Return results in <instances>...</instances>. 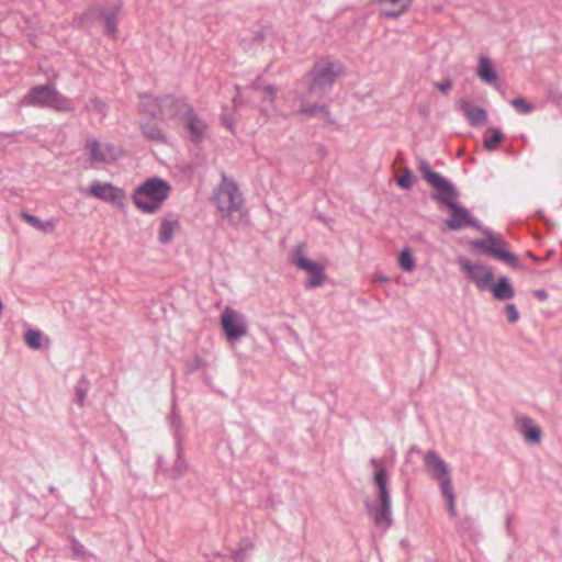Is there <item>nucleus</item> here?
<instances>
[{
	"instance_id": "nucleus-7",
	"label": "nucleus",
	"mask_w": 562,
	"mask_h": 562,
	"mask_svg": "<svg viewBox=\"0 0 562 562\" xmlns=\"http://www.w3.org/2000/svg\"><path fill=\"white\" fill-rule=\"evenodd\" d=\"M221 325L228 341H236L248 333L244 315L227 306L222 312Z\"/></svg>"
},
{
	"instance_id": "nucleus-48",
	"label": "nucleus",
	"mask_w": 562,
	"mask_h": 562,
	"mask_svg": "<svg viewBox=\"0 0 562 562\" xmlns=\"http://www.w3.org/2000/svg\"><path fill=\"white\" fill-rule=\"evenodd\" d=\"M8 136H9V134L0 132V140L5 138V137H8Z\"/></svg>"
},
{
	"instance_id": "nucleus-31",
	"label": "nucleus",
	"mask_w": 562,
	"mask_h": 562,
	"mask_svg": "<svg viewBox=\"0 0 562 562\" xmlns=\"http://www.w3.org/2000/svg\"><path fill=\"white\" fill-rule=\"evenodd\" d=\"M441 493L447 501V508H448V513H449L450 517L456 518L457 517V508H456V495H454L453 486L452 485L448 486V484H446V487L441 488Z\"/></svg>"
},
{
	"instance_id": "nucleus-35",
	"label": "nucleus",
	"mask_w": 562,
	"mask_h": 562,
	"mask_svg": "<svg viewBox=\"0 0 562 562\" xmlns=\"http://www.w3.org/2000/svg\"><path fill=\"white\" fill-rule=\"evenodd\" d=\"M413 173L406 169L404 173L397 179V184L404 190H409L413 186Z\"/></svg>"
},
{
	"instance_id": "nucleus-25",
	"label": "nucleus",
	"mask_w": 562,
	"mask_h": 562,
	"mask_svg": "<svg viewBox=\"0 0 562 562\" xmlns=\"http://www.w3.org/2000/svg\"><path fill=\"white\" fill-rule=\"evenodd\" d=\"M176 460L172 467V479H180L188 470V462L184 459L182 438L178 437L177 443H175Z\"/></svg>"
},
{
	"instance_id": "nucleus-21",
	"label": "nucleus",
	"mask_w": 562,
	"mask_h": 562,
	"mask_svg": "<svg viewBox=\"0 0 562 562\" xmlns=\"http://www.w3.org/2000/svg\"><path fill=\"white\" fill-rule=\"evenodd\" d=\"M380 5L390 3L394 9L381 8L380 14L386 19H396L405 13L412 5L413 0H375Z\"/></svg>"
},
{
	"instance_id": "nucleus-11",
	"label": "nucleus",
	"mask_w": 562,
	"mask_h": 562,
	"mask_svg": "<svg viewBox=\"0 0 562 562\" xmlns=\"http://www.w3.org/2000/svg\"><path fill=\"white\" fill-rule=\"evenodd\" d=\"M294 262L300 269L308 273V279L305 284L307 288H316L323 284L325 271L321 263L314 262L301 255L296 256Z\"/></svg>"
},
{
	"instance_id": "nucleus-45",
	"label": "nucleus",
	"mask_w": 562,
	"mask_h": 562,
	"mask_svg": "<svg viewBox=\"0 0 562 562\" xmlns=\"http://www.w3.org/2000/svg\"><path fill=\"white\" fill-rule=\"evenodd\" d=\"M370 463L376 469V471L380 469V468H383L381 464H380V461L375 458H372L370 460Z\"/></svg>"
},
{
	"instance_id": "nucleus-29",
	"label": "nucleus",
	"mask_w": 562,
	"mask_h": 562,
	"mask_svg": "<svg viewBox=\"0 0 562 562\" xmlns=\"http://www.w3.org/2000/svg\"><path fill=\"white\" fill-rule=\"evenodd\" d=\"M89 389H90L89 380L87 379L86 375H81V378L79 379V381L77 382V384L75 386V395H76L75 402L79 406H83L87 394L89 392Z\"/></svg>"
},
{
	"instance_id": "nucleus-46",
	"label": "nucleus",
	"mask_w": 562,
	"mask_h": 562,
	"mask_svg": "<svg viewBox=\"0 0 562 562\" xmlns=\"http://www.w3.org/2000/svg\"><path fill=\"white\" fill-rule=\"evenodd\" d=\"M412 452L420 453L422 450L417 446H412L409 449V453H412Z\"/></svg>"
},
{
	"instance_id": "nucleus-53",
	"label": "nucleus",
	"mask_w": 562,
	"mask_h": 562,
	"mask_svg": "<svg viewBox=\"0 0 562 562\" xmlns=\"http://www.w3.org/2000/svg\"><path fill=\"white\" fill-rule=\"evenodd\" d=\"M227 126H228V128H229L231 131H233V125H232V124H228Z\"/></svg>"
},
{
	"instance_id": "nucleus-18",
	"label": "nucleus",
	"mask_w": 562,
	"mask_h": 562,
	"mask_svg": "<svg viewBox=\"0 0 562 562\" xmlns=\"http://www.w3.org/2000/svg\"><path fill=\"white\" fill-rule=\"evenodd\" d=\"M519 432L524 436L525 440L529 443H538L541 439L542 430L539 426L535 425L533 420L529 417H519L516 419Z\"/></svg>"
},
{
	"instance_id": "nucleus-9",
	"label": "nucleus",
	"mask_w": 562,
	"mask_h": 562,
	"mask_svg": "<svg viewBox=\"0 0 562 562\" xmlns=\"http://www.w3.org/2000/svg\"><path fill=\"white\" fill-rule=\"evenodd\" d=\"M424 462L428 473L432 479L440 483V490L452 485L451 475L447 462L435 450H430L424 456Z\"/></svg>"
},
{
	"instance_id": "nucleus-6",
	"label": "nucleus",
	"mask_w": 562,
	"mask_h": 562,
	"mask_svg": "<svg viewBox=\"0 0 562 562\" xmlns=\"http://www.w3.org/2000/svg\"><path fill=\"white\" fill-rule=\"evenodd\" d=\"M214 202L221 216L226 218L240 210L244 199L236 182L223 175L221 184L214 194Z\"/></svg>"
},
{
	"instance_id": "nucleus-47",
	"label": "nucleus",
	"mask_w": 562,
	"mask_h": 562,
	"mask_svg": "<svg viewBox=\"0 0 562 562\" xmlns=\"http://www.w3.org/2000/svg\"><path fill=\"white\" fill-rule=\"evenodd\" d=\"M376 280L380 281V282H385V281H387V278L384 277V276H380V277L376 278Z\"/></svg>"
},
{
	"instance_id": "nucleus-16",
	"label": "nucleus",
	"mask_w": 562,
	"mask_h": 562,
	"mask_svg": "<svg viewBox=\"0 0 562 562\" xmlns=\"http://www.w3.org/2000/svg\"><path fill=\"white\" fill-rule=\"evenodd\" d=\"M182 120L184 121L186 128L189 132L190 140L193 143H200L205 136V122L196 115L193 108L188 110Z\"/></svg>"
},
{
	"instance_id": "nucleus-1",
	"label": "nucleus",
	"mask_w": 562,
	"mask_h": 562,
	"mask_svg": "<svg viewBox=\"0 0 562 562\" xmlns=\"http://www.w3.org/2000/svg\"><path fill=\"white\" fill-rule=\"evenodd\" d=\"M457 196L458 191L454 186H452V192L438 193L434 195L436 201L447 205L452 211L450 217L445 221L446 226L451 231H460L468 226L481 231L485 235V238L475 239L471 243L475 250L493 256L510 267H518L519 260L517 256L503 249L507 244L502 238L496 237L491 228L482 226L465 207L454 202L453 200Z\"/></svg>"
},
{
	"instance_id": "nucleus-40",
	"label": "nucleus",
	"mask_w": 562,
	"mask_h": 562,
	"mask_svg": "<svg viewBox=\"0 0 562 562\" xmlns=\"http://www.w3.org/2000/svg\"><path fill=\"white\" fill-rule=\"evenodd\" d=\"M71 550H72L74 555H77V557H82L86 553L85 547L76 539L71 540Z\"/></svg>"
},
{
	"instance_id": "nucleus-44",
	"label": "nucleus",
	"mask_w": 562,
	"mask_h": 562,
	"mask_svg": "<svg viewBox=\"0 0 562 562\" xmlns=\"http://www.w3.org/2000/svg\"><path fill=\"white\" fill-rule=\"evenodd\" d=\"M244 552L241 550H237L233 553V559L236 562H240L243 560Z\"/></svg>"
},
{
	"instance_id": "nucleus-38",
	"label": "nucleus",
	"mask_w": 562,
	"mask_h": 562,
	"mask_svg": "<svg viewBox=\"0 0 562 562\" xmlns=\"http://www.w3.org/2000/svg\"><path fill=\"white\" fill-rule=\"evenodd\" d=\"M435 86L441 93L447 94L452 88V80L447 78L441 82H437Z\"/></svg>"
},
{
	"instance_id": "nucleus-27",
	"label": "nucleus",
	"mask_w": 562,
	"mask_h": 562,
	"mask_svg": "<svg viewBox=\"0 0 562 562\" xmlns=\"http://www.w3.org/2000/svg\"><path fill=\"white\" fill-rule=\"evenodd\" d=\"M477 76L486 83H492L496 81L497 74L494 69V66L490 58L481 57L479 67H477Z\"/></svg>"
},
{
	"instance_id": "nucleus-32",
	"label": "nucleus",
	"mask_w": 562,
	"mask_h": 562,
	"mask_svg": "<svg viewBox=\"0 0 562 562\" xmlns=\"http://www.w3.org/2000/svg\"><path fill=\"white\" fill-rule=\"evenodd\" d=\"M169 423H170V427L172 428V431H173L175 443H177L178 437H181L183 439V436L181 434V426H182L181 417L178 414V412L176 411L175 404L172 405V411L169 416Z\"/></svg>"
},
{
	"instance_id": "nucleus-5",
	"label": "nucleus",
	"mask_w": 562,
	"mask_h": 562,
	"mask_svg": "<svg viewBox=\"0 0 562 562\" xmlns=\"http://www.w3.org/2000/svg\"><path fill=\"white\" fill-rule=\"evenodd\" d=\"M341 71L342 65L339 61L317 60L306 75L310 78L308 93L317 98L323 97L331 90Z\"/></svg>"
},
{
	"instance_id": "nucleus-49",
	"label": "nucleus",
	"mask_w": 562,
	"mask_h": 562,
	"mask_svg": "<svg viewBox=\"0 0 562 562\" xmlns=\"http://www.w3.org/2000/svg\"><path fill=\"white\" fill-rule=\"evenodd\" d=\"M256 38H257V40H261V38H262V34H261L260 32H257V33H256Z\"/></svg>"
},
{
	"instance_id": "nucleus-3",
	"label": "nucleus",
	"mask_w": 562,
	"mask_h": 562,
	"mask_svg": "<svg viewBox=\"0 0 562 562\" xmlns=\"http://www.w3.org/2000/svg\"><path fill=\"white\" fill-rule=\"evenodd\" d=\"M373 482L378 488L376 496L380 505L366 501V509L373 524L382 530H386L393 524V519L389 476L385 468H380L374 473Z\"/></svg>"
},
{
	"instance_id": "nucleus-34",
	"label": "nucleus",
	"mask_w": 562,
	"mask_h": 562,
	"mask_svg": "<svg viewBox=\"0 0 562 562\" xmlns=\"http://www.w3.org/2000/svg\"><path fill=\"white\" fill-rule=\"evenodd\" d=\"M510 104L515 108L518 113L529 114L535 110V105L532 103L527 102L524 98H515L510 100Z\"/></svg>"
},
{
	"instance_id": "nucleus-20",
	"label": "nucleus",
	"mask_w": 562,
	"mask_h": 562,
	"mask_svg": "<svg viewBox=\"0 0 562 562\" xmlns=\"http://www.w3.org/2000/svg\"><path fill=\"white\" fill-rule=\"evenodd\" d=\"M139 114L151 119H161L162 97L156 98L150 94H140Z\"/></svg>"
},
{
	"instance_id": "nucleus-2",
	"label": "nucleus",
	"mask_w": 562,
	"mask_h": 562,
	"mask_svg": "<svg viewBox=\"0 0 562 562\" xmlns=\"http://www.w3.org/2000/svg\"><path fill=\"white\" fill-rule=\"evenodd\" d=\"M171 192L169 182L159 177H151L138 186L132 195L135 206L145 214H155Z\"/></svg>"
},
{
	"instance_id": "nucleus-26",
	"label": "nucleus",
	"mask_w": 562,
	"mask_h": 562,
	"mask_svg": "<svg viewBox=\"0 0 562 562\" xmlns=\"http://www.w3.org/2000/svg\"><path fill=\"white\" fill-rule=\"evenodd\" d=\"M21 218H23L33 228L43 233H53L56 229V221L54 218L42 221L37 216L26 212L21 213Z\"/></svg>"
},
{
	"instance_id": "nucleus-43",
	"label": "nucleus",
	"mask_w": 562,
	"mask_h": 562,
	"mask_svg": "<svg viewBox=\"0 0 562 562\" xmlns=\"http://www.w3.org/2000/svg\"><path fill=\"white\" fill-rule=\"evenodd\" d=\"M533 294L539 301H546L548 299V292L544 289H538Z\"/></svg>"
},
{
	"instance_id": "nucleus-12",
	"label": "nucleus",
	"mask_w": 562,
	"mask_h": 562,
	"mask_svg": "<svg viewBox=\"0 0 562 562\" xmlns=\"http://www.w3.org/2000/svg\"><path fill=\"white\" fill-rule=\"evenodd\" d=\"M87 149L92 162L109 164L116 159L115 147L109 143H100L95 139L87 142Z\"/></svg>"
},
{
	"instance_id": "nucleus-42",
	"label": "nucleus",
	"mask_w": 562,
	"mask_h": 562,
	"mask_svg": "<svg viewBox=\"0 0 562 562\" xmlns=\"http://www.w3.org/2000/svg\"><path fill=\"white\" fill-rule=\"evenodd\" d=\"M92 104H93V108L95 110H98L100 113H102L103 115L105 114V111H106V105L104 102H102L101 100L99 99H94L92 101Z\"/></svg>"
},
{
	"instance_id": "nucleus-51",
	"label": "nucleus",
	"mask_w": 562,
	"mask_h": 562,
	"mask_svg": "<svg viewBox=\"0 0 562 562\" xmlns=\"http://www.w3.org/2000/svg\"><path fill=\"white\" fill-rule=\"evenodd\" d=\"M529 256H530V258H531L532 260H535V261H539V259H538L535 255L529 254Z\"/></svg>"
},
{
	"instance_id": "nucleus-4",
	"label": "nucleus",
	"mask_w": 562,
	"mask_h": 562,
	"mask_svg": "<svg viewBox=\"0 0 562 562\" xmlns=\"http://www.w3.org/2000/svg\"><path fill=\"white\" fill-rule=\"evenodd\" d=\"M22 106L52 109L57 112L72 111L71 100L61 94L54 85H38L32 87L21 99Z\"/></svg>"
},
{
	"instance_id": "nucleus-52",
	"label": "nucleus",
	"mask_w": 562,
	"mask_h": 562,
	"mask_svg": "<svg viewBox=\"0 0 562 562\" xmlns=\"http://www.w3.org/2000/svg\"><path fill=\"white\" fill-rule=\"evenodd\" d=\"M279 115L283 119H286L289 116L286 113H280Z\"/></svg>"
},
{
	"instance_id": "nucleus-10",
	"label": "nucleus",
	"mask_w": 562,
	"mask_h": 562,
	"mask_svg": "<svg viewBox=\"0 0 562 562\" xmlns=\"http://www.w3.org/2000/svg\"><path fill=\"white\" fill-rule=\"evenodd\" d=\"M89 193L101 201L112 203L120 207L124 206V191L114 187L112 183L94 181L89 188Z\"/></svg>"
},
{
	"instance_id": "nucleus-54",
	"label": "nucleus",
	"mask_w": 562,
	"mask_h": 562,
	"mask_svg": "<svg viewBox=\"0 0 562 562\" xmlns=\"http://www.w3.org/2000/svg\"><path fill=\"white\" fill-rule=\"evenodd\" d=\"M49 491H50L52 493H54V492H55V487H50V488H49Z\"/></svg>"
},
{
	"instance_id": "nucleus-14",
	"label": "nucleus",
	"mask_w": 562,
	"mask_h": 562,
	"mask_svg": "<svg viewBox=\"0 0 562 562\" xmlns=\"http://www.w3.org/2000/svg\"><path fill=\"white\" fill-rule=\"evenodd\" d=\"M160 119H151L150 116H143L139 119L138 125L143 136L149 142L166 143L167 135L160 126Z\"/></svg>"
},
{
	"instance_id": "nucleus-41",
	"label": "nucleus",
	"mask_w": 562,
	"mask_h": 562,
	"mask_svg": "<svg viewBox=\"0 0 562 562\" xmlns=\"http://www.w3.org/2000/svg\"><path fill=\"white\" fill-rule=\"evenodd\" d=\"M201 366H202V360L199 357H195L192 361H190L187 364V368H188V371L193 372V371L199 370L201 368Z\"/></svg>"
},
{
	"instance_id": "nucleus-19",
	"label": "nucleus",
	"mask_w": 562,
	"mask_h": 562,
	"mask_svg": "<svg viewBox=\"0 0 562 562\" xmlns=\"http://www.w3.org/2000/svg\"><path fill=\"white\" fill-rule=\"evenodd\" d=\"M121 4L115 3L111 7L100 10V16L104 21V32L115 38L117 35V16L121 11Z\"/></svg>"
},
{
	"instance_id": "nucleus-36",
	"label": "nucleus",
	"mask_w": 562,
	"mask_h": 562,
	"mask_svg": "<svg viewBox=\"0 0 562 562\" xmlns=\"http://www.w3.org/2000/svg\"><path fill=\"white\" fill-rule=\"evenodd\" d=\"M505 312L508 318V322L515 324L519 319V313L515 304H507L505 307Z\"/></svg>"
},
{
	"instance_id": "nucleus-24",
	"label": "nucleus",
	"mask_w": 562,
	"mask_h": 562,
	"mask_svg": "<svg viewBox=\"0 0 562 562\" xmlns=\"http://www.w3.org/2000/svg\"><path fill=\"white\" fill-rule=\"evenodd\" d=\"M297 113L306 116V117H314L317 115H322L326 119L328 123H333V120L330 119V113L328 105L326 104H317V103H306L304 100H301V106L297 110Z\"/></svg>"
},
{
	"instance_id": "nucleus-22",
	"label": "nucleus",
	"mask_w": 562,
	"mask_h": 562,
	"mask_svg": "<svg viewBox=\"0 0 562 562\" xmlns=\"http://www.w3.org/2000/svg\"><path fill=\"white\" fill-rule=\"evenodd\" d=\"M180 223L173 215L166 216L161 220L158 231V241L168 244L173 237V233L179 228Z\"/></svg>"
},
{
	"instance_id": "nucleus-33",
	"label": "nucleus",
	"mask_w": 562,
	"mask_h": 562,
	"mask_svg": "<svg viewBox=\"0 0 562 562\" xmlns=\"http://www.w3.org/2000/svg\"><path fill=\"white\" fill-rule=\"evenodd\" d=\"M400 267L405 271H412L415 268V259L408 248L401 251L398 258Z\"/></svg>"
},
{
	"instance_id": "nucleus-39",
	"label": "nucleus",
	"mask_w": 562,
	"mask_h": 562,
	"mask_svg": "<svg viewBox=\"0 0 562 562\" xmlns=\"http://www.w3.org/2000/svg\"><path fill=\"white\" fill-rule=\"evenodd\" d=\"M474 521L471 518L460 519L457 524V528L463 531H469L473 528Z\"/></svg>"
},
{
	"instance_id": "nucleus-50",
	"label": "nucleus",
	"mask_w": 562,
	"mask_h": 562,
	"mask_svg": "<svg viewBox=\"0 0 562 562\" xmlns=\"http://www.w3.org/2000/svg\"><path fill=\"white\" fill-rule=\"evenodd\" d=\"M509 524H510V519H509V517H507V519H506V528H507V530H509Z\"/></svg>"
},
{
	"instance_id": "nucleus-8",
	"label": "nucleus",
	"mask_w": 562,
	"mask_h": 562,
	"mask_svg": "<svg viewBox=\"0 0 562 562\" xmlns=\"http://www.w3.org/2000/svg\"><path fill=\"white\" fill-rule=\"evenodd\" d=\"M461 270L481 291L486 290L493 280V270L488 266L474 263L467 258L458 260Z\"/></svg>"
},
{
	"instance_id": "nucleus-23",
	"label": "nucleus",
	"mask_w": 562,
	"mask_h": 562,
	"mask_svg": "<svg viewBox=\"0 0 562 562\" xmlns=\"http://www.w3.org/2000/svg\"><path fill=\"white\" fill-rule=\"evenodd\" d=\"M490 289L497 301H507L515 296V290L507 277H501Z\"/></svg>"
},
{
	"instance_id": "nucleus-13",
	"label": "nucleus",
	"mask_w": 562,
	"mask_h": 562,
	"mask_svg": "<svg viewBox=\"0 0 562 562\" xmlns=\"http://www.w3.org/2000/svg\"><path fill=\"white\" fill-rule=\"evenodd\" d=\"M192 106L187 102L186 99L175 98L172 95H164L162 97V108H161V120L164 117L176 119L180 117L181 120L187 114L188 110Z\"/></svg>"
},
{
	"instance_id": "nucleus-37",
	"label": "nucleus",
	"mask_w": 562,
	"mask_h": 562,
	"mask_svg": "<svg viewBox=\"0 0 562 562\" xmlns=\"http://www.w3.org/2000/svg\"><path fill=\"white\" fill-rule=\"evenodd\" d=\"M262 91H263V99L269 101L270 103H273L274 99H276V92H277L276 87L274 86H265L262 88Z\"/></svg>"
},
{
	"instance_id": "nucleus-15",
	"label": "nucleus",
	"mask_w": 562,
	"mask_h": 562,
	"mask_svg": "<svg viewBox=\"0 0 562 562\" xmlns=\"http://www.w3.org/2000/svg\"><path fill=\"white\" fill-rule=\"evenodd\" d=\"M418 170L423 175L424 179L427 180L431 187L438 190V193L452 192L453 184L438 172L432 171L426 160L420 159L418 161Z\"/></svg>"
},
{
	"instance_id": "nucleus-28",
	"label": "nucleus",
	"mask_w": 562,
	"mask_h": 562,
	"mask_svg": "<svg viewBox=\"0 0 562 562\" xmlns=\"http://www.w3.org/2000/svg\"><path fill=\"white\" fill-rule=\"evenodd\" d=\"M25 344L29 348L33 350H38L43 348V341L46 340L49 342L48 338L43 337V333L37 329H30L25 333Z\"/></svg>"
},
{
	"instance_id": "nucleus-30",
	"label": "nucleus",
	"mask_w": 562,
	"mask_h": 562,
	"mask_svg": "<svg viewBox=\"0 0 562 562\" xmlns=\"http://www.w3.org/2000/svg\"><path fill=\"white\" fill-rule=\"evenodd\" d=\"M491 136H486L484 138V147L488 151L495 150L499 143L503 140L504 136L499 128L492 127L490 128Z\"/></svg>"
},
{
	"instance_id": "nucleus-17",
	"label": "nucleus",
	"mask_w": 562,
	"mask_h": 562,
	"mask_svg": "<svg viewBox=\"0 0 562 562\" xmlns=\"http://www.w3.org/2000/svg\"><path fill=\"white\" fill-rule=\"evenodd\" d=\"M457 108L463 112L465 119L468 120L471 126H480L487 119V113L483 108L474 106L468 100H459L457 102Z\"/></svg>"
}]
</instances>
